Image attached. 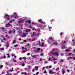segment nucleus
Returning <instances> with one entry per match:
<instances>
[{"label":"nucleus","instance_id":"nucleus-1","mask_svg":"<svg viewBox=\"0 0 75 75\" xmlns=\"http://www.w3.org/2000/svg\"><path fill=\"white\" fill-rule=\"evenodd\" d=\"M10 16L8 15V14H6L4 16V19H6L7 20H10Z\"/></svg>","mask_w":75,"mask_h":75},{"label":"nucleus","instance_id":"nucleus-2","mask_svg":"<svg viewBox=\"0 0 75 75\" xmlns=\"http://www.w3.org/2000/svg\"><path fill=\"white\" fill-rule=\"evenodd\" d=\"M49 41L51 42V43H52V42H54V39H52V37H50V38H49Z\"/></svg>","mask_w":75,"mask_h":75},{"label":"nucleus","instance_id":"nucleus-3","mask_svg":"<svg viewBox=\"0 0 75 75\" xmlns=\"http://www.w3.org/2000/svg\"><path fill=\"white\" fill-rule=\"evenodd\" d=\"M52 55H53L54 56H55V55H56V56H57V57H58L59 56V54H58V52H56L54 53L52 52Z\"/></svg>","mask_w":75,"mask_h":75},{"label":"nucleus","instance_id":"nucleus-4","mask_svg":"<svg viewBox=\"0 0 75 75\" xmlns=\"http://www.w3.org/2000/svg\"><path fill=\"white\" fill-rule=\"evenodd\" d=\"M26 23H28V24H31V20H27V21H26Z\"/></svg>","mask_w":75,"mask_h":75},{"label":"nucleus","instance_id":"nucleus-5","mask_svg":"<svg viewBox=\"0 0 75 75\" xmlns=\"http://www.w3.org/2000/svg\"><path fill=\"white\" fill-rule=\"evenodd\" d=\"M12 70H9L8 71H7L6 73H8V72H10V71H11V72H12V71H13V68H12Z\"/></svg>","mask_w":75,"mask_h":75},{"label":"nucleus","instance_id":"nucleus-6","mask_svg":"<svg viewBox=\"0 0 75 75\" xmlns=\"http://www.w3.org/2000/svg\"><path fill=\"white\" fill-rule=\"evenodd\" d=\"M26 37V34H25V33H23L22 35V37L23 38H25Z\"/></svg>","mask_w":75,"mask_h":75},{"label":"nucleus","instance_id":"nucleus-7","mask_svg":"<svg viewBox=\"0 0 75 75\" xmlns=\"http://www.w3.org/2000/svg\"><path fill=\"white\" fill-rule=\"evenodd\" d=\"M62 50L63 49H64V48H65V45H62Z\"/></svg>","mask_w":75,"mask_h":75},{"label":"nucleus","instance_id":"nucleus-8","mask_svg":"<svg viewBox=\"0 0 75 75\" xmlns=\"http://www.w3.org/2000/svg\"><path fill=\"white\" fill-rule=\"evenodd\" d=\"M35 69H36V71H37L38 69V67L35 66Z\"/></svg>","mask_w":75,"mask_h":75},{"label":"nucleus","instance_id":"nucleus-9","mask_svg":"<svg viewBox=\"0 0 75 75\" xmlns=\"http://www.w3.org/2000/svg\"><path fill=\"white\" fill-rule=\"evenodd\" d=\"M65 69H63V71H62V73L63 74H65Z\"/></svg>","mask_w":75,"mask_h":75},{"label":"nucleus","instance_id":"nucleus-10","mask_svg":"<svg viewBox=\"0 0 75 75\" xmlns=\"http://www.w3.org/2000/svg\"><path fill=\"white\" fill-rule=\"evenodd\" d=\"M33 37H35V36H36V34H35V33L34 32H33Z\"/></svg>","mask_w":75,"mask_h":75},{"label":"nucleus","instance_id":"nucleus-11","mask_svg":"<svg viewBox=\"0 0 75 75\" xmlns=\"http://www.w3.org/2000/svg\"><path fill=\"white\" fill-rule=\"evenodd\" d=\"M23 21V19H22L21 20H20L19 22V23H22Z\"/></svg>","mask_w":75,"mask_h":75},{"label":"nucleus","instance_id":"nucleus-12","mask_svg":"<svg viewBox=\"0 0 75 75\" xmlns=\"http://www.w3.org/2000/svg\"><path fill=\"white\" fill-rule=\"evenodd\" d=\"M40 48H39L38 49V50H37V51L38 52H40Z\"/></svg>","mask_w":75,"mask_h":75},{"label":"nucleus","instance_id":"nucleus-13","mask_svg":"<svg viewBox=\"0 0 75 75\" xmlns=\"http://www.w3.org/2000/svg\"><path fill=\"white\" fill-rule=\"evenodd\" d=\"M27 51V50H23L22 51V52L23 53H25V52Z\"/></svg>","mask_w":75,"mask_h":75},{"label":"nucleus","instance_id":"nucleus-14","mask_svg":"<svg viewBox=\"0 0 75 75\" xmlns=\"http://www.w3.org/2000/svg\"><path fill=\"white\" fill-rule=\"evenodd\" d=\"M38 22H39L40 23H42V20H40L38 21Z\"/></svg>","mask_w":75,"mask_h":75},{"label":"nucleus","instance_id":"nucleus-15","mask_svg":"<svg viewBox=\"0 0 75 75\" xmlns=\"http://www.w3.org/2000/svg\"><path fill=\"white\" fill-rule=\"evenodd\" d=\"M0 49H1L0 50V51H3V50H4V48H0Z\"/></svg>","mask_w":75,"mask_h":75},{"label":"nucleus","instance_id":"nucleus-16","mask_svg":"<svg viewBox=\"0 0 75 75\" xmlns=\"http://www.w3.org/2000/svg\"><path fill=\"white\" fill-rule=\"evenodd\" d=\"M9 34H12V31L11 30L9 31Z\"/></svg>","mask_w":75,"mask_h":75},{"label":"nucleus","instance_id":"nucleus-17","mask_svg":"<svg viewBox=\"0 0 75 75\" xmlns=\"http://www.w3.org/2000/svg\"><path fill=\"white\" fill-rule=\"evenodd\" d=\"M22 58L23 59H24L25 61V60H26V57H23Z\"/></svg>","mask_w":75,"mask_h":75},{"label":"nucleus","instance_id":"nucleus-18","mask_svg":"<svg viewBox=\"0 0 75 75\" xmlns=\"http://www.w3.org/2000/svg\"><path fill=\"white\" fill-rule=\"evenodd\" d=\"M53 44H56V45H58V43H55V42H54Z\"/></svg>","mask_w":75,"mask_h":75},{"label":"nucleus","instance_id":"nucleus-19","mask_svg":"<svg viewBox=\"0 0 75 75\" xmlns=\"http://www.w3.org/2000/svg\"><path fill=\"white\" fill-rule=\"evenodd\" d=\"M13 44H15V43H16V40L13 41Z\"/></svg>","mask_w":75,"mask_h":75},{"label":"nucleus","instance_id":"nucleus-20","mask_svg":"<svg viewBox=\"0 0 75 75\" xmlns=\"http://www.w3.org/2000/svg\"><path fill=\"white\" fill-rule=\"evenodd\" d=\"M38 42L39 43H38L39 45H40V41L39 40Z\"/></svg>","mask_w":75,"mask_h":75},{"label":"nucleus","instance_id":"nucleus-21","mask_svg":"<svg viewBox=\"0 0 75 75\" xmlns=\"http://www.w3.org/2000/svg\"><path fill=\"white\" fill-rule=\"evenodd\" d=\"M43 45H44V43H42V45H41V47H42V46H43Z\"/></svg>","mask_w":75,"mask_h":75},{"label":"nucleus","instance_id":"nucleus-22","mask_svg":"<svg viewBox=\"0 0 75 75\" xmlns=\"http://www.w3.org/2000/svg\"><path fill=\"white\" fill-rule=\"evenodd\" d=\"M3 67V65H1V66H0V68H2Z\"/></svg>","mask_w":75,"mask_h":75},{"label":"nucleus","instance_id":"nucleus-23","mask_svg":"<svg viewBox=\"0 0 75 75\" xmlns=\"http://www.w3.org/2000/svg\"><path fill=\"white\" fill-rule=\"evenodd\" d=\"M43 73H44V74H46V73H47V71H46V70H45V71L43 72Z\"/></svg>","mask_w":75,"mask_h":75},{"label":"nucleus","instance_id":"nucleus-24","mask_svg":"<svg viewBox=\"0 0 75 75\" xmlns=\"http://www.w3.org/2000/svg\"><path fill=\"white\" fill-rule=\"evenodd\" d=\"M18 47V45H16L14 46V47Z\"/></svg>","mask_w":75,"mask_h":75},{"label":"nucleus","instance_id":"nucleus-25","mask_svg":"<svg viewBox=\"0 0 75 75\" xmlns=\"http://www.w3.org/2000/svg\"><path fill=\"white\" fill-rule=\"evenodd\" d=\"M30 55V53H28L27 54V55Z\"/></svg>","mask_w":75,"mask_h":75},{"label":"nucleus","instance_id":"nucleus-26","mask_svg":"<svg viewBox=\"0 0 75 75\" xmlns=\"http://www.w3.org/2000/svg\"><path fill=\"white\" fill-rule=\"evenodd\" d=\"M62 33H60V36H62Z\"/></svg>","mask_w":75,"mask_h":75},{"label":"nucleus","instance_id":"nucleus-27","mask_svg":"<svg viewBox=\"0 0 75 75\" xmlns=\"http://www.w3.org/2000/svg\"><path fill=\"white\" fill-rule=\"evenodd\" d=\"M42 24H45V22H42Z\"/></svg>","mask_w":75,"mask_h":75},{"label":"nucleus","instance_id":"nucleus-28","mask_svg":"<svg viewBox=\"0 0 75 75\" xmlns=\"http://www.w3.org/2000/svg\"><path fill=\"white\" fill-rule=\"evenodd\" d=\"M38 74H39V72H38L36 73V75H38Z\"/></svg>","mask_w":75,"mask_h":75},{"label":"nucleus","instance_id":"nucleus-29","mask_svg":"<svg viewBox=\"0 0 75 75\" xmlns=\"http://www.w3.org/2000/svg\"><path fill=\"white\" fill-rule=\"evenodd\" d=\"M26 32H28V29H27L26 30Z\"/></svg>","mask_w":75,"mask_h":75},{"label":"nucleus","instance_id":"nucleus-30","mask_svg":"<svg viewBox=\"0 0 75 75\" xmlns=\"http://www.w3.org/2000/svg\"><path fill=\"white\" fill-rule=\"evenodd\" d=\"M24 63H23V64L22 65V67H23V66H24Z\"/></svg>","mask_w":75,"mask_h":75},{"label":"nucleus","instance_id":"nucleus-31","mask_svg":"<svg viewBox=\"0 0 75 75\" xmlns=\"http://www.w3.org/2000/svg\"><path fill=\"white\" fill-rule=\"evenodd\" d=\"M26 41L25 40H24L23 41V42H26Z\"/></svg>","mask_w":75,"mask_h":75},{"label":"nucleus","instance_id":"nucleus-32","mask_svg":"<svg viewBox=\"0 0 75 75\" xmlns=\"http://www.w3.org/2000/svg\"><path fill=\"white\" fill-rule=\"evenodd\" d=\"M13 62H16V60L15 59H14V60H13Z\"/></svg>","mask_w":75,"mask_h":75},{"label":"nucleus","instance_id":"nucleus-33","mask_svg":"<svg viewBox=\"0 0 75 75\" xmlns=\"http://www.w3.org/2000/svg\"><path fill=\"white\" fill-rule=\"evenodd\" d=\"M71 54H72V53H69V56H70V55H71Z\"/></svg>","mask_w":75,"mask_h":75},{"label":"nucleus","instance_id":"nucleus-34","mask_svg":"<svg viewBox=\"0 0 75 75\" xmlns=\"http://www.w3.org/2000/svg\"><path fill=\"white\" fill-rule=\"evenodd\" d=\"M67 58H70V59H72V57H67Z\"/></svg>","mask_w":75,"mask_h":75},{"label":"nucleus","instance_id":"nucleus-35","mask_svg":"<svg viewBox=\"0 0 75 75\" xmlns=\"http://www.w3.org/2000/svg\"><path fill=\"white\" fill-rule=\"evenodd\" d=\"M73 59L74 60H75V57H73Z\"/></svg>","mask_w":75,"mask_h":75},{"label":"nucleus","instance_id":"nucleus-36","mask_svg":"<svg viewBox=\"0 0 75 75\" xmlns=\"http://www.w3.org/2000/svg\"><path fill=\"white\" fill-rule=\"evenodd\" d=\"M50 59H51V58H50L49 59L48 61H50Z\"/></svg>","mask_w":75,"mask_h":75},{"label":"nucleus","instance_id":"nucleus-37","mask_svg":"<svg viewBox=\"0 0 75 75\" xmlns=\"http://www.w3.org/2000/svg\"><path fill=\"white\" fill-rule=\"evenodd\" d=\"M24 74V75H27V73H26V72H25Z\"/></svg>","mask_w":75,"mask_h":75},{"label":"nucleus","instance_id":"nucleus-38","mask_svg":"<svg viewBox=\"0 0 75 75\" xmlns=\"http://www.w3.org/2000/svg\"><path fill=\"white\" fill-rule=\"evenodd\" d=\"M13 21L12 20H11V21H10L9 22L10 23H12V22H13Z\"/></svg>","mask_w":75,"mask_h":75},{"label":"nucleus","instance_id":"nucleus-39","mask_svg":"<svg viewBox=\"0 0 75 75\" xmlns=\"http://www.w3.org/2000/svg\"><path fill=\"white\" fill-rule=\"evenodd\" d=\"M19 59H20V60H22V58L20 57V58H19Z\"/></svg>","mask_w":75,"mask_h":75},{"label":"nucleus","instance_id":"nucleus-40","mask_svg":"<svg viewBox=\"0 0 75 75\" xmlns=\"http://www.w3.org/2000/svg\"><path fill=\"white\" fill-rule=\"evenodd\" d=\"M45 68V67H44L42 68V69H44Z\"/></svg>","mask_w":75,"mask_h":75},{"label":"nucleus","instance_id":"nucleus-41","mask_svg":"<svg viewBox=\"0 0 75 75\" xmlns=\"http://www.w3.org/2000/svg\"><path fill=\"white\" fill-rule=\"evenodd\" d=\"M34 57H36V55H34V56L33 55V56H32V57H33V58H34Z\"/></svg>","mask_w":75,"mask_h":75},{"label":"nucleus","instance_id":"nucleus-42","mask_svg":"<svg viewBox=\"0 0 75 75\" xmlns=\"http://www.w3.org/2000/svg\"><path fill=\"white\" fill-rule=\"evenodd\" d=\"M24 49H25V48H24V47H22V50H24Z\"/></svg>","mask_w":75,"mask_h":75},{"label":"nucleus","instance_id":"nucleus-43","mask_svg":"<svg viewBox=\"0 0 75 75\" xmlns=\"http://www.w3.org/2000/svg\"><path fill=\"white\" fill-rule=\"evenodd\" d=\"M13 32L14 33H16V30H14V31H13Z\"/></svg>","mask_w":75,"mask_h":75},{"label":"nucleus","instance_id":"nucleus-44","mask_svg":"<svg viewBox=\"0 0 75 75\" xmlns=\"http://www.w3.org/2000/svg\"><path fill=\"white\" fill-rule=\"evenodd\" d=\"M10 23H8V24H7V25H10Z\"/></svg>","mask_w":75,"mask_h":75},{"label":"nucleus","instance_id":"nucleus-45","mask_svg":"<svg viewBox=\"0 0 75 75\" xmlns=\"http://www.w3.org/2000/svg\"><path fill=\"white\" fill-rule=\"evenodd\" d=\"M4 71H2L1 72L2 74H4Z\"/></svg>","mask_w":75,"mask_h":75},{"label":"nucleus","instance_id":"nucleus-46","mask_svg":"<svg viewBox=\"0 0 75 75\" xmlns=\"http://www.w3.org/2000/svg\"><path fill=\"white\" fill-rule=\"evenodd\" d=\"M51 74L52 73V71H50L49 72Z\"/></svg>","mask_w":75,"mask_h":75},{"label":"nucleus","instance_id":"nucleus-47","mask_svg":"<svg viewBox=\"0 0 75 75\" xmlns=\"http://www.w3.org/2000/svg\"><path fill=\"white\" fill-rule=\"evenodd\" d=\"M68 50H69V49H67L66 50V51H68Z\"/></svg>","mask_w":75,"mask_h":75},{"label":"nucleus","instance_id":"nucleus-48","mask_svg":"<svg viewBox=\"0 0 75 75\" xmlns=\"http://www.w3.org/2000/svg\"><path fill=\"white\" fill-rule=\"evenodd\" d=\"M30 62L31 63H32V64L33 63V61H30Z\"/></svg>","mask_w":75,"mask_h":75},{"label":"nucleus","instance_id":"nucleus-49","mask_svg":"<svg viewBox=\"0 0 75 75\" xmlns=\"http://www.w3.org/2000/svg\"><path fill=\"white\" fill-rule=\"evenodd\" d=\"M49 68H51V66H49Z\"/></svg>","mask_w":75,"mask_h":75},{"label":"nucleus","instance_id":"nucleus-50","mask_svg":"<svg viewBox=\"0 0 75 75\" xmlns=\"http://www.w3.org/2000/svg\"><path fill=\"white\" fill-rule=\"evenodd\" d=\"M45 27H46V25H45L43 27V28H45Z\"/></svg>","mask_w":75,"mask_h":75},{"label":"nucleus","instance_id":"nucleus-51","mask_svg":"<svg viewBox=\"0 0 75 75\" xmlns=\"http://www.w3.org/2000/svg\"><path fill=\"white\" fill-rule=\"evenodd\" d=\"M60 62H63V60L62 59Z\"/></svg>","mask_w":75,"mask_h":75},{"label":"nucleus","instance_id":"nucleus-52","mask_svg":"<svg viewBox=\"0 0 75 75\" xmlns=\"http://www.w3.org/2000/svg\"><path fill=\"white\" fill-rule=\"evenodd\" d=\"M56 62H57V61L54 62V64H55V63H56Z\"/></svg>","mask_w":75,"mask_h":75},{"label":"nucleus","instance_id":"nucleus-53","mask_svg":"<svg viewBox=\"0 0 75 75\" xmlns=\"http://www.w3.org/2000/svg\"><path fill=\"white\" fill-rule=\"evenodd\" d=\"M46 68L47 69H48V67H46Z\"/></svg>","mask_w":75,"mask_h":75},{"label":"nucleus","instance_id":"nucleus-54","mask_svg":"<svg viewBox=\"0 0 75 75\" xmlns=\"http://www.w3.org/2000/svg\"><path fill=\"white\" fill-rule=\"evenodd\" d=\"M45 63L46 64H47V63H48V62L45 61Z\"/></svg>","mask_w":75,"mask_h":75},{"label":"nucleus","instance_id":"nucleus-55","mask_svg":"<svg viewBox=\"0 0 75 75\" xmlns=\"http://www.w3.org/2000/svg\"><path fill=\"white\" fill-rule=\"evenodd\" d=\"M39 27H41V28H42V26L41 25L39 26Z\"/></svg>","mask_w":75,"mask_h":75},{"label":"nucleus","instance_id":"nucleus-56","mask_svg":"<svg viewBox=\"0 0 75 75\" xmlns=\"http://www.w3.org/2000/svg\"><path fill=\"white\" fill-rule=\"evenodd\" d=\"M4 58H6V56L5 55L4 56Z\"/></svg>","mask_w":75,"mask_h":75},{"label":"nucleus","instance_id":"nucleus-57","mask_svg":"<svg viewBox=\"0 0 75 75\" xmlns=\"http://www.w3.org/2000/svg\"><path fill=\"white\" fill-rule=\"evenodd\" d=\"M67 72H69V70H67Z\"/></svg>","mask_w":75,"mask_h":75},{"label":"nucleus","instance_id":"nucleus-58","mask_svg":"<svg viewBox=\"0 0 75 75\" xmlns=\"http://www.w3.org/2000/svg\"><path fill=\"white\" fill-rule=\"evenodd\" d=\"M16 14H17V13H13V14H14V15H16Z\"/></svg>","mask_w":75,"mask_h":75},{"label":"nucleus","instance_id":"nucleus-59","mask_svg":"<svg viewBox=\"0 0 75 75\" xmlns=\"http://www.w3.org/2000/svg\"><path fill=\"white\" fill-rule=\"evenodd\" d=\"M6 64H7V65H8V64H7V62L6 63Z\"/></svg>","mask_w":75,"mask_h":75},{"label":"nucleus","instance_id":"nucleus-60","mask_svg":"<svg viewBox=\"0 0 75 75\" xmlns=\"http://www.w3.org/2000/svg\"><path fill=\"white\" fill-rule=\"evenodd\" d=\"M24 49L26 50H27V48H25Z\"/></svg>","mask_w":75,"mask_h":75},{"label":"nucleus","instance_id":"nucleus-61","mask_svg":"<svg viewBox=\"0 0 75 75\" xmlns=\"http://www.w3.org/2000/svg\"><path fill=\"white\" fill-rule=\"evenodd\" d=\"M52 21H54V19H52Z\"/></svg>","mask_w":75,"mask_h":75},{"label":"nucleus","instance_id":"nucleus-62","mask_svg":"<svg viewBox=\"0 0 75 75\" xmlns=\"http://www.w3.org/2000/svg\"><path fill=\"white\" fill-rule=\"evenodd\" d=\"M14 18H17V16L14 17Z\"/></svg>","mask_w":75,"mask_h":75},{"label":"nucleus","instance_id":"nucleus-63","mask_svg":"<svg viewBox=\"0 0 75 75\" xmlns=\"http://www.w3.org/2000/svg\"><path fill=\"white\" fill-rule=\"evenodd\" d=\"M21 40V38H19L18 39V40Z\"/></svg>","mask_w":75,"mask_h":75},{"label":"nucleus","instance_id":"nucleus-64","mask_svg":"<svg viewBox=\"0 0 75 75\" xmlns=\"http://www.w3.org/2000/svg\"><path fill=\"white\" fill-rule=\"evenodd\" d=\"M72 41H73V42H74V39H73L72 40Z\"/></svg>","mask_w":75,"mask_h":75}]
</instances>
